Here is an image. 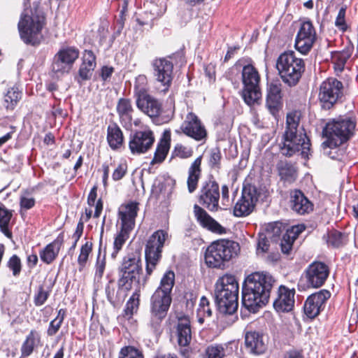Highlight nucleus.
<instances>
[{
    "instance_id": "6e6552de",
    "label": "nucleus",
    "mask_w": 358,
    "mask_h": 358,
    "mask_svg": "<svg viewBox=\"0 0 358 358\" xmlns=\"http://www.w3.org/2000/svg\"><path fill=\"white\" fill-rule=\"evenodd\" d=\"M169 238V234L164 230L154 232L147 241L145 248L146 273L150 275L162 257V248Z\"/></svg>"
},
{
    "instance_id": "c03bdc74",
    "label": "nucleus",
    "mask_w": 358,
    "mask_h": 358,
    "mask_svg": "<svg viewBox=\"0 0 358 358\" xmlns=\"http://www.w3.org/2000/svg\"><path fill=\"white\" fill-rule=\"evenodd\" d=\"M106 266V254H101V248L99 250V252L95 263V279L98 280H101L104 274V271Z\"/></svg>"
},
{
    "instance_id": "4468645a",
    "label": "nucleus",
    "mask_w": 358,
    "mask_h": 358,
    "mask_svg": "<svg viewBox=\"0 0 358 358\" xmlns=\"http://www.w3.org/2000/svg\"><path fill=\"white\" fill-rule=\"evenodd\" d=\"M152 66L156 80L164 87L162 91H168L173 78V63L165 58H159L153 61Z\"/></svg>"
},
{
    "instance_id": "3c124183",
    "label": "nucleus",
    "mask_w": 358,
    "mask_h": 358,
    "mask_svg": "<svg viewBox=\"0 0 358 358\" xmlns=\"http://www.w3.org/2000/svg\"><path fill=\"white\" fill-rule=\"evenodd\" d=\"M349 58L347 52H336L332 57L334 67L336 71L341 72L345 66L346 61Z\"/></svg>"
},
{
    "instance_id": "39448f33",
    "label": "nucleus",
    "mask_w": 358,
    "mask_h": 358,
    "mask_svg": "<svg viewBox=\"0 0 358 358\" xmlns=\"http://www.w3.org/2000/svg\"><path fill=\"white\" fill-rule=\"evenodd\" d=\"M45 25L43 12L38 7L34 9H25L18 22V29L21 38L26 43L35 45L41 38V30Z\"/></svg>"
},
{
    "instance_id": "f704fd0d",
    "label": "nucleus",
    "mask_w": 358,
    "mask_h": 358,
    "mask_svg": "<svg viewBox=\"0 0 358 358\" xmlns=\"http://www.w3.org/2000/svg\"><path fill=\"white\" fill-rule=\"evenodd\" d=\"M277 170L282 180L289 182L295 180L296 169L292 164L287 161H280L277 164Z\"/></svg>"
},
{
    "instance_id": "2f4dec72",
    "label": "nucleus",
    "mask_w": 358,
    "mask_h": 358,
    "mask_svg": "<svg viewBox=\"0 0 358 358\" xmlns=\"http://www.w3.org/2000/svg\"><path fill=\"white\" fill-rule=\"evenodd\" d=\"M116 110L121 122L125 126H131L134 108L131 100L125 98L120 99Z\"/></svg>"
},
{
    "instance_id": "f03ea898",
    "label": "nucleus",
    "mask_w": 358,
    "mask_h": 358,
    "mask_svg": "<svg viewBox=\"0 0 358 358\" xmlns=\"http://www.w3.org/2000/svg\"><path fill=\"white\" fill-rule=\"evenodd\" d=\"M174 284V272L166 271L161 279L159 286L150 299V313L152 322L159 324L166 317L172 302L171 291Z\"/></svg>"
},
{
    "instance_id": "7ed1b4c3",
    "label": "nucleus",
    "mask_w": 358,
    "mask_h": 358,
    "mask_svg": "<svg viewBox=\"0 0 358 358\" xmlns=\"http://www.w3.org/2000/svg\"><path fill=\"white\" fill-rule=\"evenodd\" d=\"M238 288V283L231 274H225L217 280L215 295L221 312L231 315L237 310Z\"/></svg>"
},
{
    "instance_id": "5701e85b",
    "label": "nucleus",
    "mask_w": 358,
    "mask_h": 358,
    "mask_svg": "<svg viewBox=\"0 0 358 358\" xmlns=\"http://www.w3.org/2000/svg\"><path fill=\"white\" fill-rule=\"evenodd\" d=\"M138 210V203L131 201L122 204L119 208V218L121 220V227L132 230L135 226V219Z\"/></svg>"
},
{
    "instance_id": "13d9d810",
    "label": "nucleus",
    "mask_w": 358,
    "mask_h": 358,
    "mask_svg": "<svg viewBox=\"0 0 358 358\" xmlns=\"http://www.w3.org/2000/svg\"><path fill=\"white\" fill-rule=\"evenodd\" d=\"M269 248V242L265 234H260L258 238L257 251L259 252H266Z\"/></svg>"
},
{
    "instance_id": "5fc2aeb1",
    "label": "nucleus",
    "mask_w": 358,
    "mask_h": 358,
    "mask_svg": "<svg viewBox=\"0 0 358 358\" xmlns=\"http://www.w3.org/2000/svg\"><path fill=\"white\" fill-rule=\"evenodd\" d=\"M192 148L186 146L180 143L176 145L173 150V155L181 159H187L193 155Z\"/></svg>"
},
{
    "instance_id": "9d476101",
    "label": "nucleus",
    "mask_w": 358,
    "mask_h": 358,
    "mask_svg": "<svg viewBox=\"0 0 358 358\" xmlns=\"http://www.w3.org/2000/svg\"><path fill=\"white\" fill-rule=\"evenodd\" d=\"M310 145V141L305 133L285 132L280 149L281 153L286 157H289L300 152L301 156L306 158L308 157Z\"/></svg>"
},
{
    "instance_id": "8fccbe9b",
    "label": "nucleus",
    "mask_w": 358,
    "mask_h": 358,
    "mask_svg": "<svg viewBox=\"0 0 358 358\" xmlns=\"http://www.w3.org/2000/svg\"><path fill=\"white\" fill-rule=\"evenodd\" d=\"M139 305V300L133 295L127 302L125 308L124 309L123 317L127 320H129L134 313L137 311Z\"/></svg>"
},
{
    "instance_id": "338daca9",
    "label": "nucleus",
    "mask_w": 358,
    "mask_h": 358,
    "mask_svg": "<svg viewBox=\"0 0 358 358\" xmlns=\"http://www.w3.org/2000/svg\"><path fill=\"white\" fill-rule=\"evenodd\" d=\"M94 69H90L87 65L82 64L79 69V76L83 80L89 79Z\"/></svg>"
},
{
    "instance_id": "393cba45",
    "label": "nucleus",
    "mask_w": 358,
    "mask_h": 358,
    "mask_svg": "<svg viewBox=\"0 0 358 358\" xmlns=\"http://www.w3.org/2000/svg\"><path fill=\"white\" fill-rule=\"evenodd\" d=\"M245 344L247 350L254 355L263 354L266 350L264 336L258 331H248L245 336Z\"/></svg>"
},
{
    "instance_id": "bb28decb",
    "label": "nucleus",
    "mask_w": 358,
    "mask_h": 358,
    "mask_svg": "<svg viewBox=\"0 0 358 358\" xmlns=\"http://www.w3.org/2000/svg\"><path fill=\"white\" fill-rule=\"evenodd\" d=\"M281 85L271 83L268 85L266 106L271 114L275 115L280 108L282 104Z\"/></svg>"
},
{
    "instance_id": "f8f14e48",
    "label": "nucleus",
    "mask_w": 358,
    "mask_h": 358,
    "mask_svg": "<svg viewBox=\"0 0 358 358\" xmlns=\"http://www.w3.org/2000/svg\"><path fill=\"white\" fill-rule=\"evenodd\" d=\"M343 84L334 78H329L320 87L319 100L324 108H330L341 96Z\"/></svg>"
},
{
    "instance_id": "49530a36",
    "label": "nucleus",
    "mask_w": 358,
    "mask_h": 358,
    "mask_svg": "<svg viewBox=\"0 0 358 358\" xmlns=\"http://www.w3.org/2000/svg\"><path fill=\"white\" fill-rule=\"evenodd\" d=\"M92 250V243L91 242H86L80 249V252L78 258V263L79 265V270L81 271L85 266L88 260L90 254Z\"/></svg>"
},
{
    "instance_id": "0eeeda50",
    "label": "nucleus",
    "mask_w": 358,
    "mask_h": 358,
    "mask_svg": "<svg viewBox=\"0 0 358 358\" xmlns=\"http://www.w3.org/2000/svg\"><path fill=\"white\" fill-rule=\"evenodd\" d=\"M355 127L356 122L349 117H338L328 122L323 131L327 138L323 146L336 149L353 135Z\"/></svg>"
},
{
    "instance_id": "dca6fc26",
    "label": "nucleus",
    "mask_w": 358,
    "mask_h": 358,
    "mask_svg": "<svg viewBox=\"0 0 358 358\" xmlns=\"http://www.w3.org/2000/svg\"><path fill=\"white\" fill-rule=\"evenodd\" d=\"M154 142L155 136L152 131H137L130 137L129 150L132 154H143L151 148Z\"/></svg>"
},
{
    "instance_id": "4be33fe9",
    "label": "nucleus",
    "mask_w": 358,
    "mask_h": 358,
    "mask_svg": "<svg viewBox=\"0 0 358 358\" xmlns=\"http://www.w3.org/2000/svg\"><path fill=\"white\" fill-rule=\"evenodd\" d=\"M294 289L281 285L278 288V297L273 302V307L278 312H289L294 306Z\"/></svg>"
},
{
    "instance_id": "603ef678",
    "label": "nucleus",
    "mask_w": 358,
    "mask_h": 358,
    "mask_svg": "<svg viewBox=\"0 0 358 358\" xmlns=\"http://www.w3.org/2000/svg\"><path fill=\"white\" fill-rule=\"evenodd\" d=\"M327 243L334 248H338L345 243V236L341 232L332 231L328 234Z\"/></svg>"
},
{
    "instance_id": "1a4fd4ad",
    "label": "nucleus",
    "mask_w": 358,
    "mask_h": 358,
    "mask_svg": "<svg viewBox=\"0 0 358 358\" xmlns=\"http://www.w3.org/2000/svg\"><path fill=\"white\" fill-rule=\"evenodd\" d=\"M260 76L257 70L251 64L243 66L242 70V82L243 89L242 96L245 102L252 106L262 97V93L259 85Z\"/></svg>"
},
{
    "instance_id": "6e6d98bb",
    "label": "nucleus",
    "mask_w": 358,
    "mask_h": 358,
    "mask_svg": "<svg viewBox=\"0 0 358 358\" xmlns=\"http://www.w3.org/2000/svg\"><path fill=\"white\" fill-rule=\"evenodd\" d=\"M282 231V225L280 222L269 223L266 227V231L269 238L278 237Z\"/></svg>"
},
{
    "instance_id": "cd10ccee",
    "label": "nucleus",
    "mask_w": 358,
    "mask_h": 358,
    "mask_svg": "<svg viewBox=\"0 0 358 358\" xmlns=\"http://www.w3.org/2000/svg\"><path fill=\"white\" fill-rule=\"evenodd\" d=\"M178 344L180 347H187L192 341L190 321L187 316L178 318L176 326Z\"/></svg>"
},
{
    "instance_id": "ea45409f",
    "label": "nucleus",
    "mask_w": 358,
    "mask_h": 358,
    "mask_svg": "<svg viewBox=\"0 0 358 358\" xmlns=\"http://www.w3.org/2000/svg\"><path fill=\"white\" fill-rule=\"evenodd\" d=\"M21 99V92L16 87H13L7 91L4 96V106L7 109H13Z\"/></svg>"
},
{
    "instance_id": "412c9836",
    "label": "nucleus",
    "mask_w": 358,
    "mask_h": 358,
    "mask_svg": "<svg viewBox=\"0 0 358 358\" xmlns=\"http://www.w3.org/2000/svg\"><path fill=\"white\" fill-rule=\"evenodd\" d=\"M220 198L219 185L217 182L210 181L201 189L199 197L200 203L210 211L218 209Z\"/></svg>"
},
{
    "instance_id": "e2e57ef3",
    "label": "nucleus",
    "mask_w": 358,
    "mask_h": 358,
    "mask_svg": "<svg viewBox=\"0 0 358 358\" xmlns=\"http://www.w3.org/2000/svg\"><path fill=\"white\" fill-rule=\"evenodd\" d=\"M35 205V199L27 194L22 195L20 198V206L26 210L31 208Z\"/></svg>"
},
{
    "instance_id": "7c9ffc66",
    "label": "nucleus",
    "mask_w": 358,
    "mask_h": 358,
    "mask_svg": "<svg viewBox=\"0 0 358 358\" xmlns=\"http://www.w3.org/2000/svg\"><path fill=\"white\" fill-rule=\"evenodd\" d=\"M202 156L194 159L188 169L187 185L188 191L192 193L197 188L199 180L201 176Z\"/></svg>"
},
{
    "instance_id": "2eb2a0df",
    "label": "nucleus",
    "mask_w": 358,
    "mask_h": 358,
    "mask_svg": "<svg viewBox=\"0 0 358 358\" xmlns=\"http://www.w3.org/2000/svg\"><path fill=\"white\" fill-rule=\"evenodd\" d=\"M315 36L312 23L309 21L302 22L296 37V49L302 54H307L313 47Z\"/></svg>"
},
{
    "instance_id": "6ab92c4d",
    "label": "nucleus",
    "mask_w": 358,
    "mask_h": 358,
    "mask_svg": "<svg viewBox=\"0 0 358 358\" xmlns=\"http://www.w3.org/2000/svg\"><path fill=\"white\" fill-rule=\"evenodd\" d=\"M257 201L256 190L254 187H245L241 198L236 202L234 208V214L236 217L247 216L250 214Z\"/></svg>"
},
{
    "instance_id": "37998d69",
    "label": "nucleus",
    "mask_w": 358,
    "mask_h": 358,
    "mask_svg": "<svg viewBox=\"0 0 358 358\" xmlns=\"http://www.w3.org/2000/svg\"><path fill=\"white\" fill-rule=\"evenodd\" d=\"M147 83V78L144 75H140L136 78L134 94L136 99L148 94Z\"/></svg>"
},
{
    "instance_id": "c756f323",
    "label": "nucleus",
    "mask_w": 358,
    "mask_h": 358,
    "mask_svg": "<svg viewBox=\"0 0 358 358\" xmlns=\"http://www.w3.org/2000/svg\"><path fill=\"white\" fill-rule=\"evenodd\" d=\"M290 202L292 210L300 215L309 213L313 210L312 203L300 190H294L292 193Z\"/></svg>"
},
{
    "instance_id": "423d86ee",
    "label": "nucleus",
    "mask_w": 358,
    "mask_h": 358,
    "mask_svg": "<svg viewBox=\"0 0 358 358\" xmlns=\"http://www.w3.org/2000/svg\"><path fill=\"white\" fill-rule=\"evenodd\" d=\"M276 69L282 80L288 86L298 84L305 70V64L293 51L285 52L278 57Z\"/></svg>"
},
{
    "instance_id": "ddd939ff",
    "label": "nucleus",
    "mask_w": 358,
    "mask_h": 358,
    "mask_svg": "<svg viewBox=\"0 0 358 358\" xmlns=\"http://www.w3.org/2000/svg\"><path fill=\"white\" fill-rule=\"evenodd\" d=\"M78 56L79 51L76 48H67L60 50L55 55L52 64V71L61 75L69 73Z\"/></svg>"
},
{
    "instance_id": "c85d7f7f",
    "label": "nucleus",
    "mask_w": 358,
    "mask_h": 358,
    "mask_svg": "<svg viewBox=\"0 0 358 358\" xmlns=\"http://www.w3.org/2000/svg\"><path fill=\"white\" fill-rule=\"evenodd\" d=\"M64 243V234H59L57 238L49 243L39 253L41 261L47 264H51L57 257Z\"/></svg>"
},
{
    "instance_id": "4d7b16f0",
    "label": "nucleus",
    "mask_w": 358,
    "mask_h": 358,
    "mask_svg": "<svg viewBox=\"0 0 358 358\" xmlns=\"http://www.w3.org/2000/svg\"><path fill=\"white\" fill-rule=\"evenodd\" d=\"M8 267L13 271V274L17 276L21 271V262L17 255H13L10 257L8 263Z\"/></svg>"
},
{
    "instance_id": "e433bc0d",
    "label": "nucleus",
    "mask_w": 358,
    "mask_h": 358,
    "mask_svg": "<svg viewBox=\"0 0 358 358\" xmlns=\"http://www.w3.org/2000/svg\"><path fill=\"white\" fill-rule=\"evenodd\" d=\"M170 148V139L165 138L159 142L151 164L162 163L166 158Z\"/></svg>"
},
{
    "instance_id": "a211bd4d",
    "label": "nucleus",
    "mask_w": 358,
    "mask_h": 358,
    "mask_svg": "<svg viewBox=\"0 0 358 358\" xmlns=\"http://www.w3.org/2000/svg\"><path fill=\"white\" fill-rule=\"evenodd\" d=\"M307 283L312 287L317 288L324 285L327 279L329 270L327 265L320 262H314L306 270Z\"/></svg>"
},
{
    "instance_id": "aec40b11",
    "label": "nucleus",
    "mask_w": 358,
    "mask_h": 358,
    "mask_svg": "<svg viewBox=\"0 0 358 358\" xmlns=\"http://www.w3.org/2000/svg\"><path fill=\"white\" fill-rule=\"evenodd\" d=\"M331 294L326 289L320 290L308 297L304 304V313L310 318L319 315Z\"/></svg>"
},
{
    "instance_id": "de8ad7c7",
    "label": "nucleus",
    "mask_w": 358,
    "mask_h": 358,
    "mask_svg": "<svg viewBox=\"0 0 358 358\" xmlns=\"http://www.w3.org/2000/svg\"><path fill=\"white\" fill-rule=\"evenodd\" d=\"M117 358H144V355L141 350L128 345L121 348Z\"/></svg>"
},
{
    "instance_id": "473e14b6",
    "label": "nucleus",
    "mask_w": 358,
    "mask_h": 358,
    "mask_svg": "<svg viewBox=\"0 0 358 358\" xmlns=\"http://www.w3.org/2000/svg\"><path fill=\"white\" fill-rule=\"evenodd\" d=\"M107 141L113 150L120 148L124 142L123 134L116 124L109 125L107 129Z\"/></svg>"
},
{
    "instance_id": "69168bd1",
    "label": "nucleus",
    "mask_w": 358,
    "mask_h": 358,
    "mask_svg": "<svg viewBox=\"0 0 358 358\" xmlns=\"http://www.w3.org/2000/svg\"><path fill=\"white\" fill-rule=\"evenodd\" d=\"M221 160L220 151L218 149H213L211 151L210 157V164L212 166L217 167L219 166Z\"/></svg>"
},
{
    "instance_id": "052dcab7",
    "label": "nucleus",
    "mask_w": 358,
    "mask_h": 358,
    "mask_svg": "<svg viewBox=\"0 0 358 358\" xmlns=\"http://www.w3.org/2000/svg\"><path fill=\"white\" fill-rule=\"evenodd\" d=\"M49 296V292L44 290L42 286L39 287L38 292L34 297V303L37 306H42L48 299Z\"/></svg>"
},
{
    "instance_id": "680f3d73",
    "label": "nucleus",
    "mask_w": 358,
    "mask_h": 358,
    "mask_svg": "<svg viewBox=\"0 0 358 358\" xmlns=\"http://www.w3.org/2000/svg\"><path fill=\"white\" fill-rule=\"evenodd\" d=\"M345 8L342 7L338 13L337 17L335 21L336 26L340 29L345 31L347 28L345 20Z\"/></svg>"
},
{
    "instance_id": "864d4df0",
    "label": "nucleus",
    "mask_w": 358,
    "mask_h": 358,
    "mask_svg": "<svg viewBox=\"0 0 358 358\" xmlns=\"http://www.w3.org/2000/svg\"><path fill=\"white\" fill-rule=\"evenodd\" d=\"M206 355L208 358H224L225 349L222 345H211L206 349Z\"/></svg>"
},
{
    "instance_id": "f3484780",
    "label": "nucleus",
    "mask_w": 358,
    "mask_h": 358,
    "mask_svg": "<svg viewBox=\"0 0 358 358\" xmlns=\"http://www.w3.org/2000/svg\"><path fill=\"white\" fill-rule=\"evenodd\" d=\"M183 134L196 140L201 141L206 137L207 131L199 118L193 113H189L180 126Z\"/></svg>"
},
{
    "instance_id": "4c0bfd02",
    "label": "nucleus",
    "mask_w": 358,
    "mask_h": 358,
    "mask_svg": "<svg viewBox=\"0 0 358 358\" xmlns=\"http://www.w3.org/2000/svg\"><path fill=\"white\" fill-rule=\"evenodd\" d=\"M131 231V230L121 227L120 231L118 232L114 240L113 251L111 254V257L113 259H115L118 252L122 250V246L129 238Z\"/></svg>"
},
{
    "instance_id": "bf43d9fd",
    "label": "nucleus",
    "mask_w": 358,
    "mask_h": 358,
    "mask_svg": "<svg viewBox=\"0 0 358 358\" xmlns=\"http://www.w3.org/2000/svg\"><path fill=\"white\" fill-rule=\"evenodd\" d=\"M83 64L87 65L90 69H94L96 66V57L92 50H85Z\"/></svg>"
},
{
    "instance_id": "774afa93",
    "label": "nucleus",
    "mask_w": 358,
    "mask_h": 358,
    "mask_svg": "<svg viewBox=\"0 0 358 358\" xmlns=\"http://www.w3.org/2000/svg\"><path fill=\"white\" fill-rule=\"evenodd\" d=\"M96 192H97V186L94 185L92 188V189L88 195V197H87V203L90 206H93L95 203L96 196H97Z\"/></svg>"
},
{
    "instance_id": "c9c22d12",
    "label": "nucleus",
    "mask_w": 358,
    "mask_h": 358,
    "mask_svg": "<svg viewBox=\"0 0 358 358\" xmlns=\"http://www.w3.org/2000/svg\"><path fill=\"white\" fill-rule=\"evenodd\" d=\"M121 287H122L118 285V288L117 289L115 280L113 279L110 280L106 286L105 292L107 299L113 306L123 299V296L121 293Z\"/></svg>"
},
{
    "instance_id": "9b49d317",
    "label": "nucleus",
    "mask_w": 358,
    "mask_h": 358,
    "mask_svg": "<svg viewBox=\"0 0 358 358\" xmlns=\"http://www.w3.org/2000/svg\"><path fill=\"white\" fill-rule=\"evenodd\" d=\"M142 271L140 255L137 253L129 254L124 257L120 272L121 277L118 280L120 287H124L129 289L134 281L138 280Z\"/></svg>"
},
{
    "instance_id": "0e129e2a",
    "label": "nucleus",
    "mask_w": 358,
    "mask_h": 358,
    "mask_svg": "<svg viewBox=\"0 0 358 358\" xmlns=\"http://www.w3.org/2000/svg\"><path fill=\"white\" fill-rule=\"evenodd\" d=\"M127 173L126 164H119L113 173V179L115 181L121 180Z\"/></svg>"
},
{
    "instance_id": "72a5a7b5",
    "label": "nucleus",
    "mask_w": 358,
    "mask_h": 358,
    "mask_svg": "<svg viewBox=\"0 0 358 358\" xmlns=\"http://www.w3.org/2000/svg\"><path fill=\"white\" fill-rule=\"evenodd\" d=\"M40 341L41 337L39 334L36 330H31L21 346V357H27L30 356Z\"/></svg>"
},
{
    "instance_id": "a19ab883",
    "label": "nucleus",
    "mask_w": 358,
    "mask_h": 358,
    "mask_svg": "<svg viewBox=\"0 0 358 358\" xmlns=\"http://www.w3.org/2000/svg\"><path fill=\"white\" fill-rule=\"evenodd\" d=\"M212 315V310L210 308L209 301L206 297L202 296L200 299L197 308V317L199 323L203 324L205 317H210Z\"/></svg>"
},
{
    "instance_id": "a878e982",
    "label": "nucleus",
    "mask_w": 358,
    "mask_h": 358,
    "mask_svg": "<svg viewBox=\"0 0 358 358\" xmlns=\"http://www.w3.org/2000/svg\"><path fill=\"white\" fill-rule=\"evenodd\" d=\"M136 106L139 110L150 117H158L162 112L161 103L149 94L137 98Z\"/></svg>"
},
{
    "instance_id": "09e8293b",
    "label": "nucleus",
    "mask_w": 358,
    "mask_h": 358,
    "mask_svg": "<svg viewBox=\"0 0 358 358\" xmlns=\"http://www.w3.org/2000/svg\"><path fill=\"white\" fill-rule=\"evenodd\" d=\"M298 229L299 227H293L292 233L294 234V236L292 237H290L289 234H285L283 236V238L281 242V249L283 253L289 254L292 248V244L296 238V235L301 231Z\"/></svg>"
},
{
    "instance_id": "79ce46f5",
    "label": "nucleus",
    "mask_w": 358,
    "mask_h": 358,
    "mask_svg": "<svg viewBox=\"0 0 358 358\" xmlns=\"http://www.w3.org/2000/svg\"><path fill=\"white\" fill-rule=\"evenodd\" d=\"M299 120L300 115L299 112L294 111L288 113L287 115V129L285 132H292L296 134L303 132L302 131L298 130Z\"/></svg>"
},
{
    "instance_id": "f257e3e1",
    "label": "nucleus",
    "mask_w": 358,
    "mask_h": 358,
    "mask_svg": "<svg viewBox=\"0 0 358 358\" xmlns=\"http://www.w3.org/2000/svg\"><path fill=\"white\" fill-rule=\"evenodd\" d=\"M275 280L267 273L255 272L249 275L242 292V304L252 313L265 306L270 297Z\"/></svg>"
},
{
    "instance_id": "20e7f679",
    "label": "nucleus",
    "mask_w": 358,
    "mask_h": 358,
    "mask_svg": "<svg viewBox=\"0 0 358 358\" xmlns=\"http://www.w3.org/2000/svg\"><path fill=\"white\" fill-rule=\"evenodd\" d=\"M240 250L238 243L228 239H220L208 246L205 253V262L210 268L224 269Z\"/></svg>"
},
{
    "instance_id": "58836bf2",
    "label": "nucleus",
    "mask_w": 358,
    "mask_h": 358,
    "mask_svg": "<svg viewBox=\"0 0 358 358\" xmlns=\"http://www.w3.org/2000/svg\"><path fill=\"white\" fill-rule=\"evenodd\" d=\"M12 217V213L3 206H0V229L8 238L12 237V233L8 229V224Z\"/></svg>"
},
{
    "instance_id": "a18cd8bd",
    "label": "nucleus",
    "mask_w": 358,
    "mask_h": 358,
    "mask_svg": "<svg viewBox=\"0 0 358 358\" xmlns=\"http://www.w3.org/2000/svg\"><path fill=\"white\" fill-rule=\"evenodd\" d=\"M66 311L64 309H60L58 311L57 316L55 319L50 322L49 327L47 331L48 336H54L59 331L65 317Z\"/></svg>"
},
{
    "instance_id": "b1692460",
    "label": "nucleus",
    "mask_w": 358,
    "mask_h": 358,
    "mask_svg": "<svg viewBox=\"0 0 358 358\" xmlns=\"http://www.w3.org/2000/svg\"><path fill=\"white\" fill-rule=\"evenodd\" d=\"M194 213L198 222L203 227L213 233L225 234L226 229L211 217L207 212L198 205H194Z\"/></svg>"
}]
</instances>
